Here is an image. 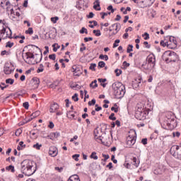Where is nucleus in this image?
<instances>
[{
  "label": "nucleus",
  "mask_w": 181,
  "mask_h": 181,
  "mask_svg": "<svg viewBox=\"0 0 181 181\" xmlns=\"http://www.w3.org/2000/svg\"><path fill=\"white\" fill-rule=\"evenodd\" d=\"M141 144H143V145H146V144H148V139H143L141 140Z\"/></svg>",
  "instance_id": "0e129e2a"
},
{
  "label": "nucleus",
  "mask_w": 181,
  "mask_h": 181,
  "mask_svg": "<svg viewBox=\"0 0 181 181\" xmlns=\"http://www.w3.org/2000/svg\"><path fill=\"white\" fill-rule=\"evenodd\" d=\"M173 136H177V138H179L180 136V132H173Z\"/></svg>",
  "instance_id": "4d7b16f0"
},
{
  "label": "nucleus",
  "mask_w": 181,
  "mask_h": 181,
  "mask_svg": "<svg viewBox=\"0 0 181 181\" xmlns=\"http://www.w3.org/2000/svg\"><path fill=\"white\" fill-rule=\"evenodd\" d=\"M4 71L5 74H11L13 70L11 69L9 64H6L4 65Z\"/></svg>",
  "instance_id": "f3484780"
},
{
  "label": "nucleus",
  "mask_w": 181,
  "mask_h": 181,
  "mask_svg": "<svg viewBox=\"0 0 181 181\" xmlns=\"http://www.w3.org/2000/svg\"><path fill=\"white\" fill-rule=\"evenodd\" d=\"M162 59L166 63L175 62L177 60V54L175 52L167 51L163 53Z\"/></svg>",
  "instance_id": "20e7f679"
},
{
  "label": "nucleus",
  "mask_w": 181,
  "mask_h": 181,
  "mask_svg": "<svg viewBox=\"0 0 181 181\" xmlns=\"http://www.w3.org/2000/svg\"><path fill=\"white\" fill-rule=\"evenodd\" d=\"M45 69H43V64H40V67L37 70V73H42Z\"/></svg>",
  "instance_id": "c9c22d12"
},
{
  "label": "nucleus",
  "mask_w": 181,
  "mask_h": 181,
  "mask_svg": "<svg viewBox=\"0 0 181 181\" xmlns=\"http://www.w3.org/2000/svg\"><path fill=\"white\" fill-rule=\"evenodd\" d=\"M26 35H33V28H29L28 30H25Z\"/></svg>",
  "instance_id": "f704fd0d"
},
{
  "label": "nucleus",
  "mask_w": 181,
  "mask_h": 181,
  "mask_svg": "<svg viewBox=\"0 0 181 181\" xmlns=\"http://www.w3.org/2000/svg\"><path fill=\"white\" fill-rule=\"evenodd\" d=\"M135 142H136V139H135V136L131 137L130 136H129L127 138V145L129 148H131V146H132L133 145H135Z\"/></svg>",
  "instance_id": "ddd939ff"
},
{
  "label": "nucleus",
  "mask_w": 181,
  "mask_h": 181,
  "mask_svg": "<svg viewBox=\"0 0 181 181\" xmlns=\"http://www.w3.org/2000/svg\"><path fill=\"white\" fill-rule=\"evenodd\" d=\"M72 71L74 73V76H80L81 74V70H80V68L77 67V66L74 65L72 66Z\"/></svg>",
  "instance_id": "dca6fc26"
},
{
  "label": "nucleus",
  "mask_w": 181,
  "mask_h": 181,
  "mask_svg": "<svg viewBox=\"0 0 181 181\" xmlns=\"http://www.w3.org/2000/svg\"><path fill=\"white\" fill-rule=\"evenodd\" d=\"M8 2L9 1L8 0H0V6L3 8V9H5Z\"/></svg>",
  "instance_id": "412c9836"
},
{
  "label": "nucleus",
  "mask_w": 181,
  "mask_h": 181,
  "mask_svg": "<svg viewBox=\"0 0 181 181\" xmlns=\"http://www.w3.org/2000/svg\"><path fill=\"white\" fill-rule=\"evenodd\" d=\"M107 11H111V13H114V8H112V6H109L108 7H107Z\"/></svg>",
  "instance_id": "69168bd1"
},
{
  "label": "nucleus",
  "mask_w": 181,
  "mask_h": 181,
  "mask_svg": "<svg viewBox=\"0 0 181 181\" xmlns=\"http://www.w3.org/2000/svg\"><path fill=\"white\" fill-rule=\"evenodd\" d=\"M99 59L101 60H105L107 62V60H108V55L100 54L99 56Z\"/></svg>",
  "instance_id": "7c9ffc66"
},
{
  "label": "nucleus",
  "mask_w": 181,
  "mask_h": 181,
  "mask_svg": "<svg viewBox=\"0 0 181 181\" xmlns=\"http://www.w3.org/2000/svg\"><path fill=\"white\" fill-rule=\"evenodd\" d=\"M6 170H8V172H11L12 173H15V167L13 165H9L6 167Z\"/></svg>",
  "instance_id": "393cba45"
},
{
  "label": "nucleus",
  "mask_w": 181,
  "mask_h": 181,
  "mask_svg": "<svg viewBox=\"0 0 181 181\" xmlns=\"http://www.w3.org/2000/svg\"><path fill=\"white\" fill-rule=\"evenodd\" d=\"M170 152L174 158L180 159L181 160V147L177 145H174L170 148Z\"/></svg>",
  "instance_id": "39448f33"
},
{
  "label": "nucleus",
  "mask_w": 181,
  "mask_h": 181,
  "mask_svg": "<svg viewBox=\"0 0 181 181\" xmlns=\"http://www.w3.org/2000/svg\"><path fill=\"white\" fill-rule=\"evenodd\" d=\"M40 84V79L37 77H34L31 79L30 83V87L32 90H36V88H39V86Z\"/></svg>",
  "instance_id": "6e6552de"
},
{
  "label": "nucleus",
  "mask_w": 181,
  "mask_h": 181,
  "mask_svg": "<svg viewBox=\"0 0 181 181\" xmlns=\"http://www.w3.org/2000/svg\"><path fill=\"white\" fill-rule=\"evenodd\" d=\"M27 59H35V54L32 52H26Z\"/></svg>",
  "instance_id": "bb28decb"
},
{
  "label": "nucleus",
  "mask_w": 181,
  "mask_h": 181,
  "mask_svg": "<svg viewBox=\"0 0 181 181\" xmlns=\"http://www.w3.org/2000/svg\"><path fill=\"white\" fill-rule=\"evenodd\" d=\"M146 114L144 112L137 111L136 112V118L142 121L145 119Z\"/></svg>",
  "instance_id": "2eb2a0df"
},
{
  "label": "nucleus",
  "mask_w": 181,
  "mask_h": 181,
  "mask_svg": "<svg viewBox=\"0 0 181 181\" xmlns=\"http://www.w3.org/2000/svg\"><path fill=\"white\" fill-rule=\"evenodd\" d=\"M40 115V111H36L31 115L32 118H36V117H39Z\"/></svg>",
  "instance_id": "c85d7f7f"
},
{
  "label": "nucleus",
  "mask_w": 181,
  "mask_h": 181,
  "mask_svg": "<svg viewBox=\"0 0 181 181\" xmlns=\"http://www.w3.org/2000/svg\"><path fill=\"white\" fill-rule=\"evenodd\" d=\"M134 46L132 45H129L127 49V53H131V52H132L134 49Z\"/></svg>",
  "instance_id": "473e14b6"
},
{
  "label": "nucleus",
  "mask_w": 181,
  "mask_h": 181,
  "mask_svg": "<svg viewBox=\"0 0 181 181\" xmlns=\"http://www.w3.org/2000/svg\"><path fill=\"white\" fill-rule=\"evenodd\" d=\"M1 35H3V39H6L7 37L11 39L12 37V30L8 28V31H6V28H3V29L1 30Z\"/></svg>",
  "instance_id": "9d476101"
},
{
  "label": "nucleus",
  "mask_w": 181,
  "mask_h": 181,
  "mask_svg": "<svg viewBox=\"0 0 181 181\" xmlns=\"http://www.w3.org/2000/svg\"><path fill=\"white\" fill-rule=\"evenodd\" d=\"M10 19H11V21H16V14H15V11H13V8H11V11H10Z\"/></svg>",
  "instance_id": "4be33fe9"
},
{
  "label": "nucleus",
  "mask_w": 181,
  "mask_h": 181,
  "mask_svg": "<svg viewBox=\"0 0 181 181\" xmlns=\"http://www.w3.org/2000/svg\"><path fill=\"white\" fill-rule=\"evenodd\" d=\"M57 110H59V105L57 103H54L50 107L49 112H56Z\"/></svg>",
  "instance_id": "a211bd4d"
},
{
  "label": "nucleus",
  "mask_w": 181,
  "mask_h": 181,
  "mask_svg": "<svg viewBox=\"0 0 181 181\" xmlns=\"http://www.w3.org/2000/svg\"><path fill=\"white\" fill-rule=\"evenodd\" d=\"M93 33L95 36H101V31L100 30H94Z\"/></svg>",
  "instance_id": "4c0bfd02"
},
{
  "label": "nucleus",
  "mask_w": 181,
  "mask_h": 181,
  "mask_svg": "<svg viewBox=\"0 0 181 181\" xmlns=\"http://www.w3.org/2000/svg\"><path fill=\"white\" fill-rule=\"evenodd\" d=\"M123 66H124V67L127 68V67H129L130 64H129V63L127 62V61H124L123 62Z\"/></svg>",
  "instance_id": "338daca9"
},
{
  "label": "nucleus",
  "mask_w": 181,
  "mask_h": 181,
  "mask_svg": "<svg viewBox=\"0 0 181 181\" xmlns=\"http://www.w3.org/2000/svg\"><path fill=\"white\" fill-rule=\"evenodd\" d=\"M49 59H50V60H56V54H49Z\"/></svg>",
  "instance_id": "8fccbe9b"
},
{
  "label": "nucleus",
  "mask_w": 181,
  "mask_h": 181,
  "mask_svg": "<svg viewBox=\"0 0 181 181\" xmlns=\"http://www.w3.org/2000/svg\"><path fill=\"white\" fill-rule=\"evenodd\" d=\"M155 2V0H144L139 2L140 8H148V6H151Z\"/></svg>",
  "instance_id": "9b49d317"
},
{
  "label": "nucleus",
  "mask_w": 181,
  "mask_h": 181,
  "mask_svg": "<svg viewBox=\"0 0 181 181\" xmlns=\"http://www.w3.org/2000/svg\"><path fill=\"white\" fill-rule=\"evenodd\" d=\"M103 157L105 158V159H102L104 162H107V159H110V156L107 154H103Z\"/></svg>",
  "instance_id": "09e8293b"
},
{
  "label": "nucleus",
  "mask_w": 181,
  "mask_h": 181,
  "mask_svg": "<svg viewBox=\"0 0 181 181\" xmlns=\"http://www.w3.org/2000/svg\"><path fill=\"white\" fill-rule=\"evenodd\" d=\"M72 100H74V101H75V102L78 101V94L75 93V94L72 96Z\"/></svg>",
  "instance_id": "79ce46f5"
},
{
  "label": "nucleus",
  "mask_w": 181,
  "mask_h": 181,
  "mask_svg": "<svg viewBox=\"0 0 181 181\" xmlns=\"http://www.w3.org/2000/svg\"><path fill=\"white\" fill-rule=\"evenodd\" d=\"M143 37H144V40H148V39H149V34L148 33H145L143 34Z\"/></svg>",
  "instance_id": "5fc2aeb1"
},
{
  "label": "nucleus",
  "mask_w": 181,
  "mask_h": 181,
  "mask_svg": "<svg viewBox=\"0 0 181 181\" xmlns=\"http://www.w3.org/2000/svg\"><path fill=\"white\" fill-rule=\"evenodd\" d=\"M33 148H35V149H37L39 151V149L42 148V144H39V143H37L36 144H34L33 146Z\"/></svg>",
  "instance_id": "e433bc0d"
},
{
  "label": "nucleus",
  "mask_w": 181,
  "mask_h": 181,
  "mask_svg": "<svg viewBox=\"0 0 181 181\" xmlns=\"http://www.w3.org/2000/svg\"><path fill=\"white\" fill-rule=\"evenodd\" d=\"M115 73H116V76L119 77V76H121V73H122V71L121 69H115Z\"/></svg>",
  "instance_id": "37998d69"
},
{
  "label": "nucleus",
  "mask_w": 181,
  "mask_h": 181,
  "mask_svg": "<svg viewBox=\"0 0 181 181\" xmlns=\"http://www.w3.org/2000/svg\"><path fill=\"white\" fill-rule=\"evenodd\" d=\"M72 158L77 162L78 161V158H80V154H74L72 156Z\"/></svg>",
  "instance_id": "a18cd8bd"
},
{
  "label": "nucleus",
  "mask_w": 181,
  "mask_h": 181,
  "mask_svg": "<svg viewBox=\"0 0 181 181\" xmlns=\"http://www.w3.org/2000/svg\"><path fill=\"white\" fill-rule=\"evenodd\" d=\"M131 160L132 161V163L135 168H138L139 166V160L136 158V157H134L133 158H131Z\"/></svg>",
  "instance_id": "6ab92c4d"
},
{
  "label": "nucleus",
  "mask_w": 181,
  "mask_h": 181,
  "mask_svg": "<svg viewBox=\"0 0 181 181\" xmlns=\"http://www.w3.org/2000/svg\"><path fill=\"white\" fill-rule=\"evenodd\" d=\"M15 82V80L12 78H8L6 80V84H13Z\"/></svg>",
  "instance_id": "a19ab883"
},
{
  "label": "nucleus",
  "mask_w": 181,
  "mask_h": 181,
  "mask_svg": "<svg viewBox=\"0 0 181 181\" xmlns=\"http://www.w3.org/2000/svg\"><path fill=\"white\" fill-rule=\"evenodd\" d=\"M21 134H22V130L21 129H18L16 131V136H19L21 135Z\"/></svg>",
  "instance_id": "603ef678"
},
{
  "label": "nucleus",
  "mask_w": 181,
  "mask_h": 181,
  "mask_svg": "<svg viewBox=\"0 0 181 181\" xmlns=\"http://www.w3.org/2000/svg\"><path fill=\"white\" fill-rule=\"evenodd\" d=\"M89 23H93V25H89V28H91V29H94V26H97V25H98V23L95 21H89Z\"/></svg>",
  "instance_id": "cd10ccee"
},
{
  "label": "nucleus",
  "mask_w": 181,
  "mask_h": 181,
  "mask_svg": "<svg viewBox=\"0 0 181 181\" xmlns=\"http://www.w3.org/2000/svg\"><path fill=\"white\" fill-rule=\"evenodd\" d=\"M91 159H95V160H97L98 159V156H97V153L93 152L90 155Z\"/></svg>",
  "instance_id": "c756f323"
},
{
  "label": "nucleus",
  "mask_w": 181,
  "mask_h": 181,
  "mask_svg": "<svg viewBox=\"0 0 181 181\" xmlns=\"http://www.w3.org/2000/svg\"><path fill=\"white\" fill-rule=\"evenodd\" d=\"M109 119H111L112 121H115V119H117V117H115V113H112L109 116Z\"/></svg>",
  "instance_id": "ea45409f"
},
{
  "label": "nucleus",
  "mask_w": 181,
  "mask_h": 181,
  "mask_svg": "<svg viewBox=\"0 0 181 181\" xmlns=\"http://www.w3.org/2000/svg\"><path fill=\"white\" fill-rule=\"evenodd\" d=\"M68 181H80V177L77 175H73L69 177Z\"/></svg>",
  "instance_id": "aec40b11"
},
{
  "label": "nucleus",
  "mask_w": 181,
  "mask_h": 181,
  "mask_svg": "<svg viewBox=\"0 0 181 181\" xmlns=\"http://www.w3.org/2000/svg\"><path fill=\"white\" fill-rule=\"evenodd\" d=\"M35 162L30 160H24L21 163V172L25 176H32L36 170H35Z\"/></svg>",
  "instance_id": "f257e3e1"
},
{
  "label": "nucleus",
  "mask_w": 181,
  "mask_h": 181,
  "mask_svg": "<svg viewBox=\"0 0 181 181\" xmlns=\"http://www.w3.org/2000/svg\"><path fill=\"white\" fill-rule=\"evenodd\" d=\"M91 40H93V37H91L84 38V42H90Z\"/></svg>",
  "instance_id": "774afa93"
},
{
  "label": "nucleus",
  "mask_w": 181,
  "mask_h": 181,
  "mask_svg": "<svg viewBox=\"0 0 181 181\" xmlns=\"http://www.w3.org/2000/svg\"><path fill=\"white\" fill-rule=\"evenodd\" d=\"M48 127L50 128V129H53V128H54V124L53 123V122H49V124L48 125Z\"/></svg>",
  "instance_id": "e2e57ef3"
},
{
  "label": "nucleus",
  "mask_w": 181,
  "mask_h": 181,
  "mask_svg": "<svg viewBox=\"0 0 181 181\" xmlns=\"http://www.w3.org/2000/svg\"><path fill=\"white\" fill-rule=\"evenodd\" d=\"M31 47L33 49H36L37 50L38 53L35 54L34 59H35L36 63H40L42 62V57H43V54H42V50H40V48L36 45H31Z\"/></svg>",
  "instance_id": "0eeeda50"
},
{
  "label": "nucleus",
  "mask_w": 181,
  "mask_h": 181,
  "mask_svg": "<svg viewBox=\"0 0 181 181\" xmlns=\"http://www.w3.org/2000/svg\"><path fill=\"white\" fill-rule=\"evenodd\" d=\"M114 95L117 98H122L125 95V86L120 82H115L112 85Z\"/></svg>",
  "instance_id": "f03ea898"
},
{
  "label": "nucleus",
  "mask_w": 181,
  "mask_h": 181,
  "mask_svg": "<svg viewBox=\"0 0 181 181\" xmlns=\"http://www.w3.org/2000/svg\"><path fill=\"white\" fill-rule=\"evenodd\" d=\"M124 168H126L127 169H131V164H129V163L125 161L124 163Z\"/></svg>",
  "instance_id": "de8ad7c7"
},
{
  "label": "nucleus",
  "mask_w": 181,
  "mask_h": 181,
  "mask_svg": "<svg viewBox=\"0 0 181 181\" xmlns=\"http://www.w3.org/2000/svg\"><path fill=\"white\" fill-rule=\"evenodd\" d=\"M12 4H11V2H8L7 5L6 6L5 9H6L7 12H8V11H11L12 8Z\"/></svg>",
  "instance_id": "2f4dec72"
},
{
  "label": "nucleus",
  "mask_w": 181,
  "mask_h": 181,
  "mask_svg": "<svg viewBox=\"0 0 181 181\" xmlns=\"http://www.w3.org/2000/svg\"><path fill=\"white\" fill-rule=\"evenodd\" d=\"M95 3L96 4H94L93 9H95V11H101V8L100 7V1L96 0Z\"/></svg>",
  "instance_id": "b1692460"
},
{
  "label": "nucleus",
  "mask_w": 181,
  "mask_h": 181,
  "mask_svg": "<svg viewBox=\"0 0 181 181\" xmlns=\"http://www.w3.org/2000/svg\"><path fill=\"white\" fill-rule=\"evenodd\" d=\"M88 105H95V99H93L91 101H89Z\"/></svg>",
  "instance_id": "052dcab7"
},
{
  "label": "nucleus",
  "mask_w": 181,
  "mask_h": 181,
  "mask_svg": "<svg viewBox=\"0 0 181 181\" xmlns=\"http://www.w3.org/2000/svg\"><path fill=\"white\" fill-rule=\"evenodd\" d=\"M13 46V42H8L6 45V47H12Z\"/></svg>",
  "instance_id": "13d9d810"
},
{
  "label": "nucleus",
  "mask_w": 181,
  "mask_h": 181,
  "mask_svg": "<svg viewBox=\"0 0 181 181\" xmlns=\"http://www.w3.org/2000/svg\"><path fill=\"white\" fill-rule=\"evenodd\" d=\"M98 66H99V67L103 69V67H105V62L100 61L98 62Z\"/></svg>",
  "instance_id": "49530a36"
},
{
  "label": "nucleus",
  "mask_w": 181,
  "mask_h": 181,
  "mask_svg": "<svg viewBox=\"0 0 181 181\" xmlns=\"http://www.w3.org/2000/svg\"><path fill=\"white\" fill-rule=\"evenodd\" d=\"M95 67H97V64H91L89 69L90 70H93V71H95Z\"/></svg>",
  "instance_id": "c03bdc74"
},
{
  "label": "nucleus",
  "mask_w": 181,
  "mask_h": 181,
  "mask_svg": "<svg viewBox=\"0 0 181 181\" xmlns=\"http://www.w3.org/2000/svg\"><path fill=\"white\" fill-rule=\"evenodd\" d=\"M80 33H81L82 35L83 33H86V35H87L88 33V31L86 28L83 27L81 30H80Z\"/></svg>",
  "instance_id": "58836bf2"
},
{
  "label": "nucleus",
  "mask_w": 181,
  "mask_h": 181,
  "mask_svg": "<svg viewBox=\"0 0 181 181\" xmlns=\"http://www.w3.org/2000/svg\"><path fill=\"white\" fill-rule=\"evenodd\" d=\"M167 42L168 49H175L177 46V41H176V38H175V37L170 36L169 37V40Z\"/></svg>",
  "instance_id": "1a4fd4ad"
},
{
  "label": "nucleus",
  "mask_w": 181,
  "mask_h": 181,
  "mask_svg": "<svg viewBox=\"0 0 181 181\" xmlns=\"http://www.w3.org/2000/svg\"><path fill=\"white\" fill-rule=\"evenodd\" d=\"M90 87H91L92 88H96V87H98V84H97V80H94L93 81H92L90 84Z\"/></svg>",
  "instance_id": "a878e982"
},
{
  "label": "nucleus",
  "mask_w": 181,
  "mask_h": 181,
  "mask_svg": "<svg viewBox=\"0 0 181 181\" xmlns=\"http://www.w3.org/2000/svg\"><path fill=\"white\" fill-rule=\"evenodd\" d=\"M23 107H24V108L25 110H29V103L28 102H25L23 104Z\"/></svg>",
  "instance_id": "3c124183"
},
{
  "label": "nucleus",
  "mask_w": 181,
  "mask_h": 181,
  "mask_svg": "<svg viewBox=\"0 0 181 181\" xmlns=\"http://www.w3.org/2000/svg\"><path fill=\"white\" fill-rule=\"evenodd\" d=\"M156 63V59L155 58V55L149 54L146 58V62L142 64V67L144 68L145 70H152V69L155 67Z\"/></svg>",
  "instance_id": "7ed1b4c3"
},
{
  "label": "nucleus",
  "mask_w": 181,
  "mask_h": 181,
  "mask_svg": "<svg viewBox=\"0 0 181 181\" xmlns=\"http://www.w3.org/2000/svg\"><path fill=\"white\" fill-rule=\"evenodd\" d=\"M57 153H59V151L56 147H50L49 150V155L50 156H52V158H54L55 156H57Z\"/></svg>",
  "instance_id": "4468645a"
},
{
  "label": "nucleus",
  "mask_w": 181,
  "mask_h": 181,
  "mask_svg": "<svg viewBox=\"0 0 181 181\" xmlns=\"http://www.w3.org/2000/svg\"><path fill=\"white\" fill-rule=\"evenodd\" d=\"M160 45L161 46H163V47H165V46L168 47V41L165 42L163 40L160 41Z\"/></svg>",
  "instance_id": "6e6d98bb"
},
{
  "label": "nucleus",
  "mask_w": 181,
  "mask_h": 181,
  "mask_svg": "<svg viewBox=\"0 0 181 181\" xmlns=\"http://www.w3.org/2000/svg\"><path fill=\"white\" fill-rule=\"evenodd\" d=\"M58 19H59V17H52L51 18V22H53L54 23H57Z\"/></svg>",
  "instance_id": "864d4df0"
},
{
  "label": "nucleus",
  "mask_w": 181,
  "mask_h": 181,
  "mask_svg": "<svg viewBox=\"0 0 181 181\" xmlns=\"http://www.w3.org/2000/svg\"><path fill=\"white\" fill-rule=\"evenodd\" d=\"M52 138H59L60 136V133L59 132H54L51 134Z\"/></svg>",
  "instance_id": "72a5a7b5"
},
{
  "label": "nucleus",
  "mask_w": 181,
  "mask_h": 181,
  "mask_svg": "<svg viewBox=\"0 0 181 181\" xmlns=\"http://www.w3.org/2000/svg\"><path fill=\"white\" fill-rule=\"evenodd\" d=\"M87 18H88V19H91V18H94V13L90 12V13H89V15L87 16Z\"/></svg>",
  "instance_id": "680f3d73"
},
{
  "label": "nucleus",
  "mask_w": 181,
  "mask_h": 181,
  "mask_svg": "<svg viewBox=\"0 0 181 181\" xmlns=\"http://www.w3.org/2000/svg\"><path fill=\"white\" fill-rule=\"evenodd\" d=\"M118 43H119V40H116L115 41V43L113 44V47L115 48V47H118Z\"/></svg>",
  "instance_id": "bf43d9fd"
},
{
  "label": "nucleus",
  "mask_w": 181,
  "mask_h": 181,
  "mask_svg": "<svg viewBox=\"0 0 181 181\" xmlns=\"http://www.w3.org/2000/svg\"><path fill=\"white\" fill-rule=\"evenodd\" d=\"M132 87L133 88H139V87H142V79L141 78L134 79L132 81Z\"/></svg>",
  "instance_id": "f8f14e48"
},
{
  "label": "nucleus",
  "mask_w": 181,
  "mask_h": 181,
  "mask_svg": "<svg viewBox=\"0 0 181 181\" xmlns=\"http://www.w3.org/2000/svg\"><path fill=\"white\" fill-rule=\"evenodd\" d=\"M121 30V24L119 23H116L112 24L110 28H109V32H112V36H115Z\"/></svg>",
  "instance_id": "423d86ee"
},
{
  "label": "nucleus",
  "mask_w": 181,
  "mask_h": 181,
  "mask_svg": "<svg viewBox=\"0 0 181 181\" xmlns=\"http://www.w3.org/2000/svg\"><path fill=\"white\" fill-rule=\"evenodd\" d=\"M26 148V145L23 144V141H20L19 146L17 147L18 151H22L23 149H25Z\"/></svg>",
  "instance_id": "5701e85b"
}]
</instances>
